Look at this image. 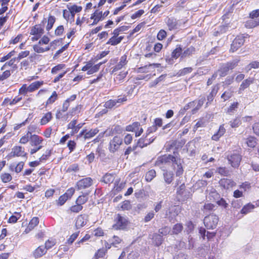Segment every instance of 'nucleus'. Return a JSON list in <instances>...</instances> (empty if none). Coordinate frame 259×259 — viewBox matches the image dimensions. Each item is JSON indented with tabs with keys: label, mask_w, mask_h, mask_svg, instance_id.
Instances as JSON below:
<instances>
[{
	"label": "nucleus",
	"mask_w": 259,
	"mask_h": 259,
	"mask_svg": "<svg viewBox=\"0 0 259 259\" xmlns=\"http://www.w3.org/2000/svg\"><path fill=\"white\" fill-rule=\"evenodd\" d=\"M183 160L178 151H174L172 154H165L158 156L155 161L154 165L160 169L170 166L177 177L182 176L184 173Z\"/></svg>",
	"instance_id": "nucleus-1"
},
{
	"label": "nucleus",
	"mask_w": 259,
	"mask_h": 259,
	"mask_svg": "<svg viewBox=\"0 0 259 259\" xmlns=\"http://www.w3.org/2000/svg\"><path fill=\"white\" fill-rule=\"evenodd\" d=\"M50 39L47 36H43L39 41L33 46V49L35 52L37 53H44L50 51L51 49L52 44L55 41L49 44Z\"/></svg>",
	"instance_id": "nucleus-2"
},
{
	"label": "nucleus",
	"mask_w": 259,
	"mask_h": 259,
	"mask_svg": "<svg viewBox=\"0 0 259 259\" xmlns=\"http://www.w3.org/2000/svg\"><path fill=\"white\" fill-rule=\"evenodd\" d=\"M31 137L29 144L32 148L29 150V153L30 155H33L43 148L42 143L44 139L36 134H33Z\"/></svg>",
	"instance_id": "nucleus-3"
},
{
	"label": "nucleus",
	"mask_w": 259,
	"mask_h": 259,
	"mask_svg": "<svg viewBox=\"0 0 259 259\" xmlns=\"http://www.w3.org/2000/svg\"><path fill=\"white\" fill-rule=\"evenodd\" d=\"M114 223L112 228L115 230H125L127 228L130 222L127 218L124 217L119 213H117L114 220Z\"/></svg>",
	"instance_id": "nucleus-4"
},
{
	"label": "nucleus",
	"mask_w": 259,
	"mask_h": 259,
	"mask_svg": "<svg viewBox=\"0 0 259 259\" xmlns=\"http://www.w3.org/2000/svg\"><path fill=\"white\" fill-rule=\"evenodd\" d=\"M229 163L234 168H238L242 160V155L237 150L230 152L227 156Z\"/></svg>",
	"instance_id": "nucleus-5"
},
{
	"label": "nucleus",
	"mask_w": 259,
	"mask_h": 259,
	"mask_svg": "<svg viewBox=\"0 0 259 259\" xmlns=\"http://www.w3.org/2000/svg\"><path fill=\"white\" fill-rule=\"evenodd\" d=\"M123 144V139L119 135H116L110 141L108 149L111 153L117 151Z\"/></svg>",
	"instance_id": "nucleus-6"
},
{
	"label": "nucleus",
	"mask_w": 259,
	"mask_h": 259,
	"mask_svg": "<svg viewBox=\"0 0 259 259\" xmlns=\"http://www.w3.org/2000/svg\"><path fill=\"white\" fill-rule=\"evenodd\" d=\"M219 220V217L214 214L205 217L203 223L207 229H213L217 226Z\"/></svg>",
	"instance_id": "nucleus-7"
},
{
	"label": "nucleus",
	"mask_w": 259,
	"mask_h": 259,
	"mask_svg": "<svg viewBox=\"0 0 259 259\" xmlns=\"http://www.w3.org/2000/svg\"><path fill=\"white\" fill-rule=\"evenodd\" d=\"M93 184V180L91 177H85L78 181L75 187L78 190L89 188Z\"/></svg>",
	"instance_id": "nucleus-8"
},
{
	"label": "nucleus",
	"mask_w": 259,
	"mask_h": 259,
	"mask_svg": "<svg viewBox=\"0 0 259 259\" xmlns=\"http://www.w3.org/2000/svg\"><path fill=\"white\" fill-rule=\"evenodd\" d=\"M125 131L127 132H134L136 137L140 136L143 133V129L141 127L140 123L136 121L125 127Z\"/></svg>",
	"instance_id": "nucleus-9"
},
{
	"label": "nucleus",
	"mask_w": 259,
	"mask_h": 259,
	"mask_svg": "<svg viewBox=\"0 0 259 259\" xmlns=\"http://www.w3.org/2000/svg\"><path fill=\"white\" fill-rule=\"evenodd\" d=\"M27 155V154L25 152L24 147L21 146L16 145L12 148V151L10 153V157H26Z\"/></svg>",
	"instance_id": "nucleus-10"
},
{
	"label": "nucleus",
	"mask_w": 259,
	"mask_h": 259,
	"mask_svg": "<svg viewBox=\"0 0 259 259\" xmlns=\"http://www.w3.org/2000/svg\"><path fill=\"white\" fill-rule=\"evenodd\" d=\"M237 62L236 61H232L224 64L219 70L220 75L222 77L226 76L229 70L233 69L237 66Z\"/></svg>",
	"instance_id": "nucleus-11"
},
{
	"label": "nucleus",
	"mask_w": 259,
	"mask_h": 259,
	"mask_svg": "<svg viewBox=\"0 0 259 259\" xmlns=\"http://www.w3.org/2000/svg\"><path fill=\"white\" fill-rule=\"evenodd\" d=\"M182 23V20H177L174 17L169 18L166 21V24L169 30L180 28Z\"/></svg>",
	"instance_id": "nucleus-12"
},
{
	"label": "nucleus",
	"mask_w": 259,
	"mask_h": 259,
	"mask_svg": "<svg viewBox=\"0 0 259 259\" xmlns=\"http://www.w3.org/2000/svg\"><path fill=\"white\" fill-rule=\"evenodd\" d=\"M148 134H146L145 135H143L138 140L137 143L139 147L141 148L145 147L152 143L155 140V138H148Z\"/></svg>",
	"instance_id": "nucleus-13"
},
{
	"label": "nucleus",
	"mask_w": 259,
	"mask_h": 259,
	"mask_svg": "<svg viewBox=\"0 0 259 259\" xmlns=\"http://www.w3.org/2000/svg\"><path fill=\"white\" fill-rule=\"evenodd\" d=\"M88 217L85 214H80L75 218V226L77 229L84 227L87 223Z\"/></svg>",
	"instance_id": "nucleus-14"
},
{
	"label": "nucleus",
	"mask_w": 259,
	"mask_h": 259,
	"mask_svg": "<svg viewBox=\"0 0 259 259\" xmlns=\"http://www.w3.org/2000/svg\"><path fill=\"white\" fill-rule=\"evenodd\" d=\"M126 101V98H118L116 100L110 99L105 102L104 107L106 108L111 109L114 107H118L123 102Z\"/></svg>",
	"instance_id": "nucleus-15"
},
{
	"label": "nucleus",
	"mask_w": 259,
	"mask_h": 259,
	"mask_svg": "<svg viewBox=\"0 0 259 259\" xmlns=\"http://www.w3.org/2000/svg\"><path fill=\"white\" fill-rule=\"evenodd\" d=\"M39 218L37 217H33L30 221H29L28 225L26 227L25 230L24 231L23 233L28 234L32 230H33L34 228L38 225L39 224Z\"/></svg>",
	"instance_id": "nucleus-16"
},
{
	"label": "nucleus",
	"mask_w": 259,
	"mask_h": 259,
	"mask_svg": "<svg viewBox=\"0 0 259 259\" xmlns=\"http://www.w3.org/2000/svg\"><path fill=\"white\" fill-rule=\"evenodd\" d=\"M47 252L46 248L44 245H39L35 248L32 252V256L35 258H39L45 255Z\"/></svg>",
	"instance_id": "nucleus-17"
},
{
	"label": "nucleus",
	"mask_w": 259,
	"mask_h": 259,
	"mask_svg": "<svg viewBox=\"0 0 259 259\" xmlns=\"http://www.w3.org/2000/svg\"><path fill=\"white\" fill-rule=\"evenodd\" d=\"M244 42V39L242 36L236 37L231 45V51L233 52L236 51L243 45Z\"/></svg>",
	"instance_id": "nucleus-18"
},
{
	"label": "nucleus",
	"mask_w": 259,
	"mask_h": 259,
	"mask_svg": "<svg viewBox=\"0 0 259 259\" xmlns=\"http://www.w3.org/2000/svg\"><path fill=\"white\" fill-rule=\"evenodd\" d=\"M219 183L221 187L225 189H229L233 188L236 185V183L231 179L223 178L220 180Z\"/></svg>",
	"instance_id": "nucleus-19"
},
{
	"label": "nucleus",
	"mask_w": 259,
	"mask_h": 259,
	"mask_svg": "<svg viewBox=\"0 0 259 259\" xmlns=\"http://www.w3.org/2000/svg\"><path fill=\"white\" fill-rule=\"evenodd\" d=\"M164 172L163 174L165 182L167 184H170L174 180V173L172 171H168L166 168L161 169Z\"/></svg>",
	"instance_id": "nucleus-20"
},
{
	"label": "nucleus",
	"mask_w": 259,
	"mask_h": 259,
	"mask_svg": "<svg viewBox=\"0 0 259 259\" xmlns=\"http://www.w3.org/2000/svg\"><path fill=\"white\" fill-rule=\"evenodd\" d=\"M24 165V162L22 161L19 162L16 165L14 163H11L9 166V169L11 171H14L16 173L20 172Z\"/></svg>",
	"instance_id": "nucleus-21"
},
{
	"label": "nucleus",
	"mask_w": 259,
	"mask_h": 259,
	"mask_svg": "<svg viewBox=\"0 0 259 259\" xmlns=\"http://www.w3.org/2000/svg\"><path fill=\"white\" fill-rule=\"evenodd\" d=\"M53 114L52 112L48 111L44 114L42 117L40 119L39 124L41 125H45L50 122L53 119Z\"/></svg>",
	"instance_id": "nucleus-22"
},
{
	"label": "nucleus",
	"mask_w": 259,
	"mask_h": 259,
	"mask_svg": "<svg viewBox=\"0 0 259 259\" xmlns=\"http://www.w3.org/2000/svg\"><path fill=\"white\" fill-rule=\"evenodd\" d=\"M44 32V28L40 24L35 25L30 30V34L41 37Z\"/></svg>",
	"instance_id": "nucleus-23"
},
{
	"label": "nucleus",
	"mask_w": 259,
	"mask_h": 259,
	"mask_svg": "<svg viewBox=\"0 0 259 259\" xmlns=\"http://www.w3.org/2000/svg\"><path fill=\"white\" fill-rule=\"evenodd\" d=\"M90 191H88L85 193H82L81 195H79L75 200V203H78L79 204L82 206L83 204L86 203L89 200V195Z\"/></svg>",
	"instance_id": "nucleus-24"
},
{
	"label": "nucleus",
	"mask_w": 259,
	"mask_h": 259,
	"mask_svg": "<svg viewBox=\"0 0 259 259\" xmlns=\"http://www.w3.org/2000/svg\"><path fill=\"white\" fill-rule=\"evenodd\" d=\"M226 133V129L224 127V124H221L219 128L218 131L214 134L212 137L211 139L213 141H218L220 138L222 137Z\"/></svg>",
	"instance_id": "nucleus-25"
},
{
	"label": "nucleus",
	"mask_w": 259,
	"mask_h": 259,
	"mask_svg": "<svg viewBox=\"0 0 259 259\" xmlns=\"http://www.w3.org/2000/svg\"><path fill=\"white\" fill-rule=\"evenodd\" d=\"M127 56L126 55L122 56L120 59L119 62L115 65L112 71V73H114L119 70H120L123 66H124L127 62Z\"/></svg>",
	"instance_id": "nucleus-26"
},
{
	"label": "nucleus",
	"mask_w": 259,
	"mask_h": 259,
	"mask_svg": "<svg viewBox=\"0 0 259 259\" xmlns=\"http://www.w3.org/2000/svg\"><path fill=\"white\" fill-rule=\"evenodd\" d=\"M245 143L248 148L250 149H254L257 144V140L254 136H249L246 139Z\"/></svg>",
	"instance_id": "nucleus-27"
},
{
	"label": "nucleus",
	"mask_w": 259,
	"mask_h": 259,
	"mask_svg": "<svg viewBox=\"0 0 259 259\" xmlns=\"http://www.w3.org/2000/svg\"><path fill=\"white\" fill-rule=\"evenodd\" d=\"M84 110L83 106L80 104L77 105L75 107L72 108L71 110L68 112V114L71 116H78L79 114Z\"/></svg>",
	"instance_id": "nucleus-28"
},
{
	"label": "nucleus",
	"mask_w": 259,
	"mask_h": 259,
	"mask_svg": "<svg viewBox=\"0 0 259 259\" xmlns=\"http://www.w3.org/2000/svg\"><path fill=\"white\" fill-rule=\"evenodd\" d=\"M120 178L116 179L114 183V187L113 190L117 193L122 191L125 186V182L120 183Z\"/></svg>",
	"instance_id": "nucleus-29"
},
{
	"label": "nucleus",
	"mask_w": 259,
	"mask_h": 259,
	"mask_svg": "<svg viewBox=\"0 0 259 259\" xmlns=\"http://www.w3.org/2000/svg\"><path fill=\"white\" fill-rule=\"evenodd\" d=\"M71 14V22L74 21L75 13H79L81 11L82 8L81 6H78L74 5L70 7H68Z\"/></svg>",
	"instance_id": "nucleus-30"
},
{
	"label": "nucleus",
	"mask_w": 259,
	"mask_h": 259,
	"mask_svg": "<svg viewBox=\"0 0 259 259\" xmlns=\"http://www.w3.org/2000/svg\"><path fill=\"white\" fill-rule=\"evenodd\" d=\"M115 174L106 173L102 177V182L106 184L110 185L115 180Z\"/></svg>",
	"instance_id": "nucleus-31"
},
{
	"label": "nucleus",
	"mask_w": 259,
	"mask_h": 259,
	"mask_svg": "<svg viewBox=\"0 0 259 259\" xmlns=\"http://www.w3.org/2000/svg\"><path fill=\"white\" fill-rule=\"evenodd\" d=\"M77 119H73L71 120L67 125V129H71L70 135L74 136L75 134L77 133Z\"/></svg>",
	"instance_id": "nucleus-32"
},
{
	"label": "nucleus",
	"mask_w": 259,
	"mask_h": 259,
	"mask_svg": "<svg viewBox=\"0 0 259 259\" xmlns=\"http://www.w3.org/2000/svg\"><path fill=\"white\" fill-rule=\"evenodd\" d=\"M53 149H48L45 152L39 157L38 159L41 163H45L49 159L52 154Z\"/></svg>",
	"instance_id": "nucleus-33"
},
{
	"label": "nucleus",
	"mask_w": 259,
	"mask_h": 259,
	"mask_svg": "<svg viewBox=\"0 0 259 259\" xmlns=\"http://www.w3.org/2000/svg\"><path fill=\"white\" fill-rule=\"evenodd\" d=\"M139 147L137 143L133 145L132 146H128L124 152V155L126 156V158H128V156L132 153L133 152L135 155H137L138 152L137 151V149Z\"/></svg>",
	"instance_id": "nucleus-34"
},
{
	"label": "nucleus",
	"mask_w": 259,
	"mask_h": 259,
	"mask_svg": "<svg viewBox=\"0 0 259 259\" xmlns=\"http://www.w3.org/2000/svg\"><path fill=\"white\" fill-rule=\"evenodd\" d=\"M158 232H159V234H160V235H155V237L158 238L159 242H158V243H157V246L160 245L162 243V236L163 235H166L168 234V233L169 232L168 228L167 227L165 226L164 227H163V228L160 229L159 230Z\"/></svg>",
	"instance_id": "nucleus-35"
},
{
	"label": "nucleus",
	"mask_w": 259,
	"mask_h": 259,
	"mask_svg": "<svg viewBox=\"0 0 259 259\" xmlns=\"http://www.w3.org/2000/svg\"><path fill=\"white\" fill-rule=\"evenodd\" d=\"M99 132V130L96 127L95 128H91L89 131L85 129L84 134V139H90L96 135Z\"/></svg>",
	"instance_id": "nucleus-36"
},
{
	"label": "nucleus",
	"mask_w": 259,
	"mask_h": 259,
	"mask_svg": "<svg viewBox=\"0 0 259 259\" xmlns=\"http://www.w3.org/2000/svg\"><path fill=\"white\" fill-rule=\"evenodd\" d=\"M123 38V36L117 37V36L113 35V36L109 39L107 44H110L112 46H115L119 44Z\"/></svg>",
	"instance_id": "nucleus-37"
},
{
	"label": "nucleus",
	"mask_w": 259,
	"mask_h": 259,
	"mask_svg": "<svg viewBox=\"0 0 259 259\" xmlns=\"http://www.w3.org/2000/svg\"><path fill=\"white\" fill-rule=\"evenodd\" d=\"M43 84V81H36L32 82L29 86H27L28 91L30 93H31L35 90L38 89L42 84Z\"/></svg>",
	"instance_id": "nucleus-38"
},
{
	"label": "nucleus",
	"mask_w": 259,
	"mask_h": 259,
	"mask_svg": "<svg viewBox=\"0 0 259 259\" xmlns=\"http://www.w3.org/2000/svg\"><path fill=\"white\" fill-rule=\"evenodd\" d=\"M83 209V206L79 204L78 203H75V204L71 206L69 208V211L71 213H78L81 211Z\"/></svg>",
	"instance_id": "nucleus-39"
},
{
	"label": "nucleus",
	"mask_w": 259,
	"mask_h": 259,
	"mask_svg": "<svg viewBox=\"0 0 259 259\" xmlns=\"http://www.w3.org/2000/svg\"><path fill=\"white\" fill-rule=\"evenodd\" d=\"M32 135H30L27 132L23 135L20 139L19 143L21 144L25 145L27 144L29 142L31 141V136Z\"/></svg>",
	"instance_id": "nucleus-40"
},
{
	"label": "nucleus",
	"mask_w": 259,
	"mask_h": 259,
	"mask_svg": "<svg viewBox=\"0 0 259 259\" xmlns=\"http://www.w3.org/2000/svg\"><path fill=\"white\" fill-rule=\"evenodd\" d=\"M255 208V206L250 203H248L245 205L241 209L240 212L242 214H246L250 212Z\"/></svg>",
	"instance_id": "nucleus-41"
},
{
	"label": "nucleus",
	"mask_w": 259,
	"mask_h": 259,
	"mask_svg": "<svg viewBox=\"0 0 259 259\" xmlns=\"http://www.w3.org/2000/svg\"><path fill=\"white\" fill-rule=\"evenodd\" d=\"M215 207V205L211 203H205L202 208H201V210L203 211L204 213H206L208 212L212 211L214 210Z\"/></svg>",
	"instance_id": "nucleus-42"
},
{
	"label": "nucleus",
	"mask_w": 259,
	"mask_h": 259,
	"mask_svg": "<svg viewBox=\"0 0 259 259\" xmlns=\"http://www.w3.org/2000/svg\"><path fill=\"white\" fill-rule=\"evenodd\" d=\"M56 239L53 238H50L46 241L45 243V246H44L46 248L47 251H48V250L54 247L56 245Z\"/></svg>",
	"instance_id": "nucleus-43"
},
{
	"label": "nucleus",
	"mask_w": 259,
	"mask_h": 259,
	"mask_svg": "<svg viewBox=\"0 0 259 259\" xmlns=\"http://www.w3.org/2000/svg\"><path fill=\"white\" fill-rule=\"evenodd\" d=\"M110 241H111L113 247H117L118 245L123 242V239L117 235H113Z\"/></svg>",
	"instance_id": "nucleus-44"
},
{
	"label": "nucleus",
	"mask_w": 259,
	"mask_h": 259,
	"mask_svg": "<svg viewBox=\"0 0 259 259\" xmlns=\"http://www.w3.org/2000/svg\"><path fill=\"white\" fill-rule=\"evenodd\" d=\"M107 249H104V247L101 248L97 250L94 254V258L95 259H99L103 257L107 253Z\"/></svg>",
	"instance_id": "nucleus-45"
},
{
	"label": "nucleus",
	"mask_w": 259,
	"mask_h": 259,
	"mask_svg": "<svg viewBox=\"0 0 259 259\" xmlns=\"http://www.w3.org/2000/svg\"><path fill=\"white\" fill-rule=\"evenodd\" d=\"M156 175V171L154 169H150L145 175V180L147 182H151Z\"/></svg>",
	"instance_id": "nucleus-46"
},
{
	"label": "nucleus",
	"mask_w": 259,
	"mask_h": 259,
	"mask_svg": "<svg viewBox=\"0 0 259 259\" xmlns=\"http://www.w3.org/2000/svg\"><path fill=\"white\" fill-rule=\"evenodd\" d=\"M125 93L123 94L125 97L127 96H135L137 91H136L135 85H132L126 88Z\"/></svg>",
	"instance_id": "nucleus-47"
},
{
	"label": "nucleus",
	"mask_w": 259,
	"mask_h": 259,
	"mask_svg": "<svg viewBox=\"0 0 259 259\" xmlns=\"http://www.w3.org/2000/svg\"><path fill=\"white\" fill-rule=\"evenodd\" d=\"M253 79L252 78H248L246 79H245L243 81L242 83L240 85L239 91L244 90V89L248 88L249 85L253 83Z\"/></svg>",
	"instance_id": "nucleus-48"
},
{
	"label": "nucleus",
	"mask_w": 259,
	"mask_h": 259,
	"mask_svg": "<svg viewBox=\"0 0 259 259\" xmlns=\"http://www.w3.org/2000/svg\"><path fill=\"white\" fill-rule=\"evenodd\" d=\"M0 178L2 182L4 183H8L12 180L11 175L8 172L2 173L0 176Z\"/></svg>",
	"instance_id": "nucleus-49"
},
{
	"label": "nucleus",
	"mask_w": 259,
	"mask_h": 259,
	"mask_svg": "<svg viewBox=\"0 0 259 259\" xmlns=\"http://www.w3.org/2000/svg\"><path fill=\"white\" fill-rule=\"evenodd\" d=\"M160 66V64H158V63L150 64L148 65H145L143 67H140L138 69V71L139 72H148V70L150 68H151L152 67H159Z\"/></svg>",
	"instance_id": "nucleus-50"
},
{
	"label": "nucleus",
	"mask_w": 259,
	"mask_h": 259,
	"mask_svg": "<svg viewBox=\"0 0 259 259\" xmlns=\"http://www.w3.org/2000/svg\"><path fill=\"white\" fill-rule=\"evenodd\" d=\"M183 229V226L182 223H177L174 225L172 229V234L178 235L180 233Z\"/></svg>",
	"instance_id": "nucleus-51"
},
{
	"label": "nucleus",
	"mask_w": 259,
	"mask_h": 259,
	"mask_svg": "<svg viewBox=\"0 0 259 259\" xmlns=\"http://www.w3.org/2000/svg\"><path fill=\"white\" fill-rule=\"evenodd\" d=\"M14 214L15 215H12L9 218L8 221L9 223H16L21 217V213L19 212H15Z\"/></svg>",
	"instance_id": "nucleus-52"
},
{
	"label": "nucleus",
	"mask_w": 259,
	"mask_h": 259,
	"mask_svg": "<svg viewBox=\"0 0 259 259\" xmlns=\"http://www.w3.org/2000/svg\"><path fill=\"white\" fill-rule=\"evenodd\" d=\"M28 131L27 132L30 135H32L33 133H39L40 130L38 126L36 124H30L28 125L27 127Z\"/></svg>",
	"instance_id": "nucleus-53"
},
{
	"label": "nucleus",
	"mask_w": 259,
	"mask_h": 259,
	"mask_svg": "<svg viewBox=\"0 0 259 259\" xmlns=\"http://www.w3.org/2000/svg\"><path fill=\"white\" fill-rule=\"evenodd\" d=\"M120 207L122 210H128L131 209L132 205L130 200H125L120 204Z\"/></svg>",
	"instance_id": "nucleus-54"
},
{
	"label": "nucleus",
	"mask_w": 259,
	"mask_h": 259,
	"mask_svg": "<svg viewBox=\"0 0 259 259\" xmlns=\"http://www.w3.org/2000/svg\"><path fill=\"white\" fill-rule=\"evenodd\" d=\"M75 190L73 187L68 188L66 192L63 194V195L67 199H70L75 193Z\"/></svg>",
	"instance_id": "nucleus-55"
},
{
	"label": "nucleus",
	"mask_w": 259,
	"mask_h": 259,
	"mask_svg": "<svg viewBox=\"0 0 259 259\" xmlns=\"http://www.w3.org/2000/svg\"><path fill=\"white\" fill-rule=\"evenodd\" d=\"M259 25V18L257 19H251L250 20H248L245 26L247 27L252 28L257 26Z\"/></svg>",
	"instance_id": "nucleus-56"
},
{
	"label": "nucleus",
	"mask_w": 259,
	"mask_h": 259,
	"mask_svg": "<svg viewBox=\"0 0 259 259\" xmlns=\"http://www.w3.org/2000/svg\"><path fill=\"white\" fill-rule=\"evenodd\" d=\"M56 21V18L54 16H50L48 19V24L46 26V29L48 31H49L51 30L54 24V23Z\"/></svg>",
	"instance_id": "nucleus-57"
},
{
	"label": "nucleus",
	"mask_w": 259,
	"mask_h": 259,
	"mask_svg": "<svg viewBox=\"0 0 259 259\" xmlns=\"http://www.w3.org/2000/svg\"><path fill=\"white\" fill-rule=\"evenodd\" d=\"M79 232H80L78 231L70 235L68 239L67 240L66 243H68L69 245L72 244L79 236Z\"/></svg>",
	"instance_id": "nucleus-58"
},
{
	"label": "nucleus",
	"mask_w": 259,
	"mask_h": 259,
	"mask_svg": "<svg viewBox=\"0 0 259 259\" xmlns=\"http://www.w3.org/2000/svg\"><path fill=\"white\" fill-rule=\"evenodd\" d=\"M182 48L180 47L176 48L171 53V58L177 59L182 53Z\"/></svg>",
	"instance_id": "nucleus-59"
},
{
	"label": "nucleus",
	"mask_w": 259,
	"mask_h": 259,
	"mask_svg": "<svg viewBox=\"0 0 259 259\" xmlns=\"http://www.w3.org/2000/svg\"><path fill=\"white\" fill-rule=\"evenodd\" d=\"M241 123V120L239 117H237L233 120L230 121V125L232 128L238 127Z\"/></svg>",
	"instance_id": "nucleus-60"
},
{
	"label": "nucleus",
	"mask_w": 259,
	"mask_h": 259,
	"mask_svg": "<svg viewBox=\"0 0 259 259\" xmlns=\"http://www.w3.org/2000/svg\"><path fill=\"white\" fill-rule=\"evenodd\" d=\"M217 171L222 176H228L229 174V170L226 167H219Z\"/></svg>",
	"instance_id": "nucleus-61"
},
{
	"label": "nucleus",
	"mask_w": 259,
	"mask_h": 259,
	"mask_svg": "<svg viewBox=\"0 0 259 259\" xmlns=\"http://www.w3.org/2000/svg\"><path fill=\"white\" fill-rule=\"evenodd\" d=\"M91 18H96L99 21L104 20V17L102 15V12L96 10L92 15Z\"/></svg>",
	"instance_id": "nucleus-62"
},
{
	"label": "nucleus",
	"mask_w": 259,
	"mask_h": 259,
	"mask_svg": "<svg viewBox=\"0 0 259 259\" xmlns=\"http://www.w3.org/2000/svg\"><path fill=\"white\" fill-rule=\"evenodd\" d=\"M94 235L95 237H100L104 236L105 232L101 227H98L94 230Z\"/></svg>",
	"instance_id": "nucleus-63"
},
{
	"label": "nucleus",
	"mask_w": 259,
	"mask_h": 259,
	"mask_svg": "<svg viewBox=\"0 0 259 259\" xmlns=\"http://www.w3.org/2000/svg\"><path fill=\"white\" fill-rule=\"evenodd\" d=\"M55 193V189L53 188L48 189L45 192V197L47 199L52 198Z\"/></svg>",
	"instance_id": "nucleus-64"
}]
</instances>
